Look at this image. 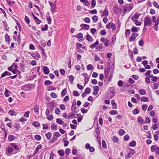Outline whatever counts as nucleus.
Returning <instances> with one entry per match:
<instances>
[{"label": "nucleus", "instance_id": "f257e3e1", "mask_svg": "<svg viewBox=\"0 0 159 159\" xmlns=\"http://www.w3.org/2000/svg\"><path fill=\"white\" fill-rule=\"evenodd\" d=\"M144 27L146 26H151L152 24V21L150 16H146L144 20Z\"/></svg>", "mask_w": 159, "mask_h": 159}, {"label": "nucleus", "instance_id": "f03ea898", "mask_svg": "<svg viewBox=\"0 0 159 159\" xmlns=\"http://www.w3.org/2000/svg\"><path fill=\"white\" fill-rule=\"evenodd\" d=\"M106 27L108 29L111 28L113 31L115 30L116 29V26L115 24L111 22H110L107 23L106 25Z\"/></svg>", "mask_w": 159, "mask_h": 159}, {"label": "nucleus", "instance_id": "7ed1b4c3", "mask_svg": "<svg viewBox=\"0 0 159 159\" xmlns=\"http://www.w3.org/2000/svg\"><path fill=\"white\" fill-rule=\"evenodd\" d=\"M100 40L101 41L104 43V45L105 47H108L109 45L110 44L109 41L106 38L102 37Z\"/></svg>", "mask_w": 159, "mask_h": 159}, {"label": "nucleus", "instance_id": "20e7f679", "mask_svg": "<svg viewBox=\"0 0 159 159\" xmlns=\"http://www.w3.org/2000/svg\"><path fill=\"white\" fill-rule=\"evenodd\" d=\"M133 8V6L131 4H127L126 5L124 9V11L125 12H129Z\"/></svg>", "mask_w": 159, "mask_h": 159}, {"label": "nucleus", "instance_id": "39448f33", "mask_svg": "<svg viewBox=\"0 0 159 159\" xmlns=\"http://www.w3.org/2000/svg\"><path fill=\"white\" fill-rule=\"evenodd\" d=\"M134 154V150L133 149L130 150V152L127 155L125 156V159H128L130 158Z\"/></svg>", "mask_w": 159, "mask_h": 159}, {"label": "nucleus", "instance_id": "423d86ee", "mask_svg": "<svg viewBox=\"0 0 159 159\" xmlns=\"http://www.w3.org/2000/svg\"><path fill=\"white\" fill-rule=\"evenodd\" d=\"M43 73L46 75H48L50 71L48 67L47 66H44L43 68Z\"/></svg>", "mask_w": 159, "mask_h": 159}, {"label": "nucleus", "instance_id": "0eeeda50", "mask_svg": "<svg viewBox=\"0 0 159 159\" xmlns=\"http://www.w3.org/2000/svg\"><path fill=\"white\" fill-rule=\"evenodd\" d=\"M42 145L41 144H39L37 146L35 149V152L34 153V156L35 155L39 152V149L42 148Z\"/></svg>", "mask_w": 159, "mask_h": 159}, {"label": "nucleus", "instance_id": "6e6552de", "mask_svg": "<svg viewBox=\"0 0 159 159\" xmlns=\"http://www.w3.org/2000/svg\"><path fill=\"white\" fill-rule=\"evenodd\" d=\"M137 121L138 123L141 124H145L143 119L140 116H139L137 118Z\"/></svg>", "mask_w": 159, "mask_h": 159}, {"label": "nucleus", "instance_id": "1a4fd4ad", "mask_svg": "<svg viewBox=\"0 0 159 159\" xmlns=\"http://www.w3.org/2000/svg\"><path fill=\"white\" fill-rule=\"evenodd\" d=\"M13 150V148L11 147H8L6 149V151L7 152V154H9L11 153Z\"/></svg>", "mask_w": 159, "mask_h": 159}, {"label": "nucleus", "instance_id": "9d476101", "mask_svg": "<svg viewBox=\"0 0 159 159\" xmlns=\"http://www.w3.org/2000/svg\"><path fill=\"white\" fill-rule=\"evenodd\" d=\"M99 44V42L98 40H97L96 42L94 43L91 44L90 46V48L92 49H93L96 47Z\"/></svg>", "mask_w": 159, "mask_h": 159}, {"label": "nucleus", "instance_id": "9b49d317", "mask_svg": "<svg viewBox=\"0 0 159 159\" xmlns=\"http://www.w3.org/2000/svg\"><path fill=\"white\" fill-rule=\"evenodd\" d=\"M80 26L81 28H84V29L85 30H88L89 28V25L84 24H81Z\"/></svg>", "mask_w": 159, "mask_h": 159}, {"label": "nucleus", "instance_id": "f8f14e48", "mask_svg": "<svg viewBox=\"0 0 159 159\" xmlns=\"http://www.w3.org/2000/svg\"><path fill=\"white\" fill-rule=\"evenodd\" d=\"M102 13L103 14L101 15V16H107L109 14L107 9L106 8H105L104 11H103Z\"/></svg>", "mask_w": 159, "mask_h": 159}, {"label": "nucleus", "instance_id": "ddd939ff", "mask_svg": "<svg viewBox=\"0 0 159 159\" xmlns=\"http://www.w3.org/2000/svg\"><path fill=\"white\" fill-rule=\"evenodd\" d=\"M32 15L34 19L35 22L36 23L38 24H40L41 22V20H40L38 18L36 17L33 13H32Z\"/></svg>", "mask_w": 159, "mask_h": 159}, {"label": "nucleus", "instance_id": "4468645a", "mask_svg": "<svg viewBox=\"0 0 159 159\" xmlns=\"http://www.w3.org/2000/svg\"><path fill=\"white\" fill-rule=\"evenodd\" d=\"M159 134V131H157L155 132V134L154 135V140L157 141L158 139V135Z\"/></svg>", "mask_w": 159, "mask_h": 159}, {"label": "nucleus", "instance_id": "2eb2a0df", "mask_svg": "<svg viewBox=\"0 0 159 159\" xmlns=\"http://www.w3.org/2000/svg\"><path fill=\"white\" fill-rule=\"evenodd\" d=\"M11 75V74L10 72H8L7 71H5L3 73L1 76V78H3V77L5 76L6 75Z\"/></svg>", "mask_w": 159, "mask_h": 159}, {"label": "nucleus", "instance_id": "dca6fc26", "mask_svg": "<svg viewBox=\"0 0 159 159\" xmlns=\"http://www.w3.org/2000/svg\"><path fill=\"white\" fill-rule=\"evenodd\" d=\"M139 14L138 13L135 14L132 17L131 19L133 21H135V19H138L139 17Z\"/></svg>", "mask_w": 159, "mask_h": 159}, {"label": "nucleus", "instance_id": "f3484780", "mask_svg": "<svg viewBox=\"0 0 159 159\" xmlns=\"http://www.w3.org/2000/svg\"><path fill=\"white\" fill-rule=\"evenodd\" d=\"M115 92L110 91V93H109L108 94V97L109 98H113L115 95Z\"/></svg>", "mask_w": 159, "mask_h": 159}, {"label": "nucleus", "instance_id": "a211bd4d", "mask_svg": "<svg viewBox=\"0 0 159 159\" xmlns=\"http://www.w3.org/2000/svg\"><path fill=\"white\" fill-rule=\"evenodd\" d=\"M110 71V68H105V76L107 77L108 76Z\"/></svg>", "mask_w": 159, "mask_h": 159}, {"label": "nucleus", "instance_id": "6ab92c4d", "mask_svg": "<svg viewBox=\"0 0 159 159\" xmlns=\"http://www.w3.org/2000/svg\"><path fill=\"white\" fill-rule=\"evenodd\" d=\"M68 117L69 119L75 118V114L73 112H70L68 114Z\"/></svg>", "mask_w": 159, "mask_h": 159}, {"label": "nucleus", "instance_id": "aec40b11", "mask_svg": "<svg viewBox=\"0 0 159 159\" xmlns=\"http://www.w3.org/2000/svg\"><path fill=\"white\" fill-rule=\"evenodd\" d=\"M10 145L14 148L16 150H18L19 149V147L17 145L16 143H10Z\"/></svg>", "mask_w": 159, "mask_h": 159}, {"label": "nucleus", "instance_id": "412c9836", "mask_svg": "<svg viewBox=\"0 0 159 159\" xmlns=\"http://www.w3.org/2000/svg\"><path fill=\"white\" fill-rule=\"evenodd\" d=\"M15 137L11 134H10L8 136V139L10 141H12L14 140Z\"/></svg>", "mask_w": 159, "mask_h": 159}, {"label": "nucleus", "instance_id": "4be33fe9", "mask_svg": "<svg viewBox=\"0 0 159 159\" xmlns=\"http://www.w3.org/2000/svg\"><path fill=\"white\" fill-rule=\"evenodd\" d=\"M24 90H29L30 89L31 87L29 84H25L24 86Z\"/></svg>", "mask_w": 159, "mask_h": 159}, {"label": "nucleus", "instance_id": "5701e85b", "mask_svg": "<svg viewBox=\"0 0 159 159\" xmlns=\"http://www.w3.org/2000/svg\"><path fill=\"white\" fill-rule=\"evenodd\" d=\"M136 142L135 141H133L129 143V145L131 147H134L136 146Z\"/></svg>", "mask_w": 159, "mask_h": 159}, {"label": "nucleus", "instance_id": "b1692460", "mask_svg": "<svg viewBox=\"0 0 159 159\" xmlns=\"http://www.w3.org/2000/svg\"><path fill=\"white\" fill-rule=\"evenodd\" d=\"M148 98L146 97H142L141 99V101L142 102H148Z\"/></svg>", "mask_w": 159, "mask_h": 159}, {"label": "nucleus", "instance_id": "393cba45", "mask_svg": "<svg viewBox=\"0 0 159 159\" xmlns=\"http://www.w3.org/2000/svg\"><path fill=\"white\" fill-rule=\"evenodd\" d=\"M75 37L78 39H81L83 38V34L81 33H79L75 35Z\"/></svg>", "mask_w": 159, "mask_h": 159}, {"label": "nucleus", "instance_id": "a878e982", "mask_svg": "<svg viewBox=\"0 0 159 159\" xmlns=\"http://www.w3.org/2000/svg\"><path fill=\"white\" fill-rule=\"evenodd\" d=\"M125 133V130L123 129H120L119 130V134L120 136H122Z\"/></svg>", "mask_w": 159, "mask_h": 159}, {"label": "nucleus", "instance_id": "bb28decb", "mask_svg": "<svg viewBox=\"0 0 159 159\" xmlns=\"http://www.w3.org/2000/svg\"><path fill=\"white\" fill-rule=\"evenodd\" d=\"M56 122L60 125H62L64 123V122L60 118H57V119Z\"/></svg>", "mask_w": 159, "mask_h": 159}, {"label": "nucleus", "instance_id": "cd10ccee", "mask_svg": "<svg viewBox=\"0 0 159 159\" xmlns=\"http://www.w3.org/2000/svg\"><path fill=\"white\" fill-rule=\"evenodd\" d=\"M45 135L47 139L48 140H49L50 139L51 137L52 136V134L50 132H48Z\"/></svg>", "mask_w": 159, "mask_h": 159}, {"label": "nucleus", "instance_id": "c85d7f7f", "mask_svg": "<svg viewBox=\"0 0 159 159\" xmlns=\"http://www.w3.org/2000/svg\"><path fill=\"white\" fill-rule=\"evenodd\" d=\"M86 39L87 40L89 41H92L93 40V38L90 35L87 34L86 37Z\"/></svg>", "mask_w": 159, "mask_h": 159}, {"label": "nucleus", "instance_id": "c756f323", "mask_svg": "<svg viewBox=\"0 0 159 159\" xmlns=\"http://www.w3.org/2000/svg\"><path fill=\"white\" fill-rule=\"evenodd\" d=\"M39 109V107L37 105L34 106V110L35 113H38Z\"/></svg>", "mask_w": 159, "mask_h": 159}, {"label": "nucleus", "instance_id": "7c9ffc66", "mask_svg": "<svg viewBox=\"0 0 159 159\" xmlns=\"http://www.w3.org/2000/svg\"><path fill=\"white\" fill-rule=\"evenodd\" d=\"M45 85L52 84H53V82L49 80H46L44 83Z\"/></svg>", "mask_w": 159, "mask_h": 159}, {"label": "nucleus", "instance_id": "2f4dec72", "mask_svg": "<svg viewBox=\"0 0 159 159\" xmlns=\"http://www.w3.org/2000/svg\"><path fill=\"white\" fill-rule=\"evenodd\" d=\"M57 152L61 156H63L64 154V151L63 150H60L57 151Z\"/></svg>", "mask_w": 159, "mask_h": 159}, {"label": "nucleus", "instance_id": "473e14b6", "mask_svg": "<svg viewBox=\"0 0 159 159\" xmlns=\"http://www.w3.org/2000/svg\"><path fill=\"white\" fill-rule=\"evenodd\" d=\"M91 91V89L90 88L88 87L85 89L84 92L87 94H89L90 93Z\"/></svg>", "mask_w": 159, "mask_h": 159}, {"label": "nucleus", "instance_id": "72a5a7b5", "mask_svg": "<svg viewBox=\"0 0 159 159\" xmlns=\"http://www.w3.org/2000/svg\"><path fill=\"white\" fill-rule=\"evenodd\" d=\"M131 30L132 32H138L139 30V29L137 27L133 26L131 28Z\"/></svg>", "mask_w": 159, "mask_h": 159}, {"label": "nucleus", "instance_id": "f704fd0d", "mask_svg": "<svg viewBox=\"0 0 159 159\" xmlns=\"http://www.w3.org/2000/svg\"><path fill=\"white\" fill-rule=\"evenodd\" d=\"M95 137L98 141V143L101 144V138L100 135H95Z\"/></svg>", "mask_w": 159, "mask_h": 159}, {"label": "nucleus", "instance_id": "c9c22d12", "mask_svg": "<svg viewBox=\"0 0 159 159\" xmlns=\"http://www.w3.org/2000/svg\"><path fill=\"white\" fill-rule=\"evenodd\" d=\"M48 25L46 24L44 26V27L41 29V31H45L48 30Z\"/></svg>", "mask_w": 159, "mask_h": 159}, {"label": "nucleus", "instance_id": "e433bc0d", "mask_svg": "<svg viewBox=\"0 0 159 159\" xmlns=\"http://www.w3.org/2000/svg\"><path fill=\"white\" fill-rule=\"evenodd\" d=\"M118 112L116 110H112L110 112V114L111 115H115L117 114Z\"/></svg>", "mask_w": 159, "mask_h": 159}, {"label": "nucleus", "instance_id": "4c0bfd02", "mask_svg": "<svg viewBox=\"0 0 159 159\" xmlns=\"http://www.w3.org/2000/svg\"><path fill=\"white\" fill-rule=\"evenodd\" d=\"M116 35H114L111 38V43L113 44H114L116 41Z\"/></svg>", "mask_w": 159, "mask_h": 159}, {"label": "nucleus", "instance_id": "58836bf2", "mask_svg": "<svg viewBox=\"0 0 159 159\" xmlns=\"http://www.w3.org/2000/svg\"><path fill=\"white\" fill-rule=\"evenodd\" d=\"M33 124L36 127H39L40 125L39 123L36 121L33 122Z\"/></svg>", "mask_w": 159, "mask_h": 159}, {"label": "nucleus", "instance_id": "ea45409f", "mask_svg": "<svg viewBox=\"0 0 159 159\" xmlns=\"http://www.w3.org/2000/svg\"><path fill=\"white\" fill-rule=\"evenodd\" d=\"M67 90L66 89H64L62 91L61 93V96H64L66 93Z\"/></svg>", "mask_w": 159, "mask_h": 159}, {"label": "nucleus", "instance_id": "a19ab883", "mask_svg": "<svg viewBox=\"0 0 159 159\" xmlns=\"http://www.w3.org/2000/svg\"><path fill=\"white\" fill-rule=\"evenodd\" d=\"M25 20L27 24H29L30 22V20L27 16L25 17Z\"/></svg>", "mask_w": 159, "mask_h": 159}, {"label": "nucleus", "instance_id": "79ce46f5", "mask_svg": "<svg viewBox=\"0 0 159 159\" xmlns=\"http://www.w3.org/2000/svg\"><path fill=\"white\" fill-rule=\"evenodd\" d=\"M35 139L37 140H41V137L40 135H36L34 136Z\"/></svg>", "mask_w": 159, "mask_h": 159}, {"label": "nucleus", "instance_id": "37998d69", "mask_svg": "<svg viewBox=\"0 0 159 159\" xmlns=\"http://www.w3.org/2000/svg\"><path fill=\"white\" fill-rule=\"evenodd\" d=\"M130 33V30L129 29H127L125 32V35L126 36H129Z\"/></svg>", "mask_w": 159, "mask_h": 159}, {"label": "nucleus", "instance_id": "c03bdc74", "mask_svg": "<svg viewBox=\"0 0 159 159\" xmlns=\"http://www.w3.org/2000/svg\"><path fill=\"white\" fill-rule=\"evenodd\" d=\"M135 39L136 38L132 35L130 36V37L129 38V42H131L134 41Z\"/></svg>", "mask_w": 159, "mask_h": 159}, {"label": "nucleus", "instance_id": "a18cd8bd", "mask_svg": "<svg viewBox=\"0 0 159 159\" xmlns=\"http://www.w3.org/2000/svg\"><path fill=\"white\" fill-rule=\"evenodd\" d=\"M139 93L141 95H143L146 93V92L143 89H140L139 91Z\"/></svg>", "mask_w": 159, "mask_h": 159}, {"label": "nucleus", "instance_id": "49530a36", "mask_svg": "<svg viewBox=\"0 0 159 159\" xmlns=\"http://www.w3.org/2000/svg\"><path fill=\"white\" fill-rule=\"evenodd\" d=\"M51 129L53 130H57V125H54V124H52L51 125Z\"/></svg>", "mask_w": 159, "mask_h": 159}, {"label": "nucleus", "instance_id": "de8ad7c7", "mask_svg": "<svg viewBox=\"0 0 159 159\" xmlns=\"http://www.w3.org/2000/svg\"><path fill=\"white\" fill-rule=\"evenodd\" d=\"M96 4V1L95 0H92L91 5L93 8L94 7Z\"/></svg>", "mask_w": 159, "mask_h": 159}, {"label": "nucleus", "instance_id": "09e8293b", "mask_svg": "<svg viewBox=\"0 0 159 159\" xmlns=\"http://www.w3.org/2000/svg\"><path fill=\"white\" fill-rule=\"evenodd\" d=\"M50 96L52 98H56L57 97V94L54 93H52L50 94Z\"/></svg>", "mask_w": 159, "mask_h": 159}, {"label": "nucleus", "instance_id": "8fccbe9b", "mask_svg": "<svg viewBox=\"0 0 159 159\" xmlns=\"http://www.w3.org/2000/svg\"><path fill=\"white\" fill-rule=\"evenodd\" d=\"M92 19L93 21L95 22H96L98 20V17L96 16H94L92 17Z\"/></svg>", "mask_w": 159, "mask_h": 159}, {"label": "nucleus", "instance_id": "3c124183", "mask_svg": "<svg viewBox=\"0 0 159 159\" xmlns=\"http://www.w3.org/2000/svg\"><path fill=\"white\" fill-rule=\"evenodd\" d=\"M89 12L92 14H97V11L96 9H94L92 10H90L89 11Z\"/></svg>", "mask_w": 159, "mask_h": 159}, {"label": "nucleus", "instance_id": "603ef678", "mask_svg": "<svg viewBox=\"0 0 159 159\" xmlns=\"http://www.w3.org/2000/svg\"><path fill=\"white\" fill-rule=\"evenodd\" d=\"M68 78L70 81L71 82H72L74 79V76L72 75H70L69 76Z\"/></svg>", "mask_w": 159, "mask_h": 159}, {"label": "nucleus", "instance_id": "864d4df0", "mask_svg": "<svg viewBox=\"0 0 159 159\" xmlns=\"http://www.w3.org/2000/svg\"><path fill=\"white\" fill-rule=\"evenodd\" d=\"M102 145L104 148H106L107 147L106 144L104 140H102Z\"/></svg>", "mask_w": 159, "mask_h": 159}, {"label": "nucleus", "instance_id": "5fc2aeb1", "mask_svg": "<svg viewBox=\"0 0 159 159\" xmlns=\"http://www.w3.org/2000/svg\"><path fill=\"white\" fill-rule=\"evenodd\" d=\"M56 6H55L53 7H51V11H52V13H53L56 12Z\"/></svg>", "mask_w": 159, "mask_h": 159}, {"label": "nucleus", "instance_id": "6e6d98bb", "mask_svg": "<svg viewBox=\"0 0 159 159\" xmlns=\"http://www.w3.org/2000/svg\"><path fill=\"white\" fill-rule=\"evenodd\" d=\"M15 128L16 129H18L20 128V125L19 123H16L14 124Z\"/></svg>", "mask_w": 159, "mask_h": 159}, {"label": "nucleus", "instance_id": "4d7b16f0", "mask_svg": "<svg viewBox=\"0 0 159 159\" xmlns=\"http://www.w3.org/2000/svg\"><path fill=\"white\" fill-rule=\"evenodd\" d=\"M8 92V90L7 89H6L4 93V94L5 96L6 97H8L9 96Z\"/></svg>", "mask_w": 159, "mask_h": 159}, {"label": "nucleus", "instance_id": "13d9d810", "mask_svg": "<svg viewBox=\"0 0 159 159\" xmlns=\"http://www.w3.org/2000/svg\"><path fill=\"white\" fill-rule=\"evenodd\" d=\"M93 68V66L91 64H89L87 66V69L88 70H89Z\"/></svg>", "mask_w": 159, "mask_h": 159}, {"label": "nucleus", "instance_id": "bf43d9fd", "mask_svg": "<svg viewBox=\"0 0 159 159\" xmlns=\"http://www.w3.org/2000/svg\"><path fill=\"white\" fill-rule=\"evenodd\" d=\"M123 82L122 80H119L117 84L120 87H122L123 85Z\"/></svg>", "mask_w": 159, "mask_h": 159}, {"label": "nucleus", "instance_id": "052dcab7", "mask_svg": "<svg viewBox=\"0 0 159 159\" xmlns=\"http://www.w3.org/2000/svg\"><path fill=\"white\" fill-rule=\"evenodd\" d=\"M134 21L136 25L140 26L141 25V23L137 20H135Z\"/></svg>", "mask_w": 159, "mask_h": 159}, {"label": "nucleus", "instance_id": "680f3d73", "mask_svg": "<svg viewBox=\"0 0 159 159\" xmlns=\"http://www.w3.org/2000/svg\"><path fill=\"white\" fill-rule=\"evenodd\" d=\"M96 31V30L94 28H92L90 29V32L93 34H94Z\"/></svg>", "mask_w": 159, "mask_h": 159}, {"label": "nucleus", "instance_id": "e2e57ef3", "mask_svg": "<svg viewBox=\"0 0 159 159\" xmlns=\"http://www.w3.org/2000/svg\"><path fill=\"white\" fill-rule=\"evenodd\" d=\"M133 113L134 115H136L139 113V111L137 109H134L133 111Z\"/></svg>", "mask_w": 159, "mask_h": 159}, {"label": "nucleus", "instance_id": "0e129e2a", "mask_svg": "<svg viewBox=\"0 0 159 159\" xmlns=\"http://www.w3.org/2000/svg\"><path fill=\"white\" fill-rule=\"evenodd\" d=\"M94 58L95 61H100V58L97 55H94Z\"/></svg>", "mask_w": 159, "mask_h": 159}, {"label": "nucleus", "instance_id": "69168bd1", "mask_svg": "<svg viewBox=\"0 0 159 159\" xmlns=\"http://www.w3.org/2000/svg\"><path fill=\"white\" fill-rule=\"evenodd\" d=\"M81 111V112L83 113H87L88 111V110L86 109H85L84 108H82L80 109Z\"/></svg>", "mask_w": 159, "mask_h": 159}, {"label": "nucleus", "instance_id": "338daca9", "mask_svg": "<svg viewBox=\"0 0 159 159\" xmlns=\"http://www.w3.org/2000/svg\"><path fill=\"white\" fill-rule=\"evenodd\" d=\"M82 45L80 43H76V47L78 48L79 49L81 47H82Z\"/></svg>", "mask_w": 159, "mask_h": 159}, {"label": "nucleus", "instance_id": "774afa93", "mask_svg": "<svg viewBox=\"0 0 159 159\" xmlns=\"http://www.w3.org/2000/svg\"><path fill=\"white\" fill-rule=\"evenodd\" d=\"M53 119V117L52 115H49L47 118V119L49 120H52Z\"/></svg>", "mask_w": 159, "mask_h": 159}]
</instances>
